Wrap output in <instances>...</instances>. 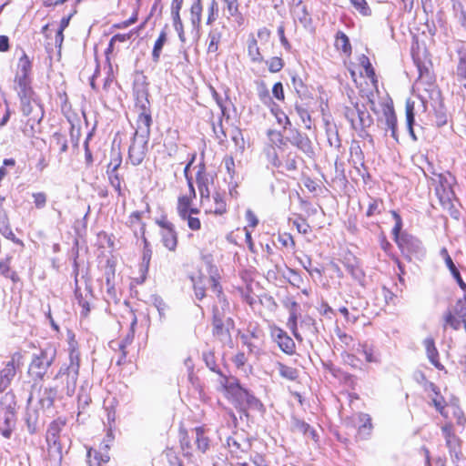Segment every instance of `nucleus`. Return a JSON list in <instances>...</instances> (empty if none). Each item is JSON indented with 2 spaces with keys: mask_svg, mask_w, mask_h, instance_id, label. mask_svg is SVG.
<instances>
[{
  "mask_svg": "<svg viewBox=\"0 0 466 466\" xmlns=\"http://www.w3.org/2000/svg\"><path fill=\"white\" fill-rule=\"evenodd\" d=\"M411 56L418 69V85L425 86V91L430 92V97L438 102L435 106V123L437 127H442L447 124L448 114L441 98V91L434 85V76L431 72L432 63L430 56L424 46L419 43V35H412Z\"/></svg>",
  "mask_w": 466,
  "mask_h": 466,
  "instance_id": "f257e3e1",
  "label": "nucleus"
},
{
  "mask_svg": "<svg viewBox=\"0 0 466 466\" xmlns=\"http://www.w3.org/2000/svg\"><path fill=\"white\" fill-rule=\"evenodd\" d=\"M151 124L152 118L148 116H143L140 123H137V127L128 150V157L134 166L141 164L146 157Z\"/></svg>",
  "mask_w": 466,
  "mask_h": 466,
  "instance_id": "f03ea898",
  "label": "nucleus"
},
{
  "mask_svg": "<svg viewBox=\"0 0 466 466\" xmlns=\"http://www.w3.org/2000/svg\"><path fill=\"white\" fill-rule=\"evenodd\" d=\"M80 354L76 349H72L69 352V364L66 368H61L56 375L57 380H61L66 383L65 390L67 396L75 393L76 381L79 375Z\"/></svg>",
  "mask_w": 466,
  "mask_h": 466,
  "instance_id": "7ed1b4c3",
  "label": "nucleus"
},
{
  "mask_svg": "<svg viewBox=\"0 0 466 466\" xmlns=\"http://www.w3.org/2000/svg\"><path fill=\"white\" fill-rule=\"evenodd\" d=\"M56 358V350L51 348L41 349L33 354L28 374L35 380H42Z\"/></svg>",
  "mask_w": 466,
  "mask_h": 466,
  "instance_id": "20e7f679",
  "label": "nucleus"
},
{
  "mask_svg": "<svg viewBox=\"0 0 466 466\" xmlns=\"http://www.w3.org/2000/svg\"><path fill=\"white\" fill-rule=\"evenodd\" d=\"M398 246L409 257L410 260L412 258L421 259L426 255V249L422 242L411 235L402 234L401 238L398 239Z\"/></svg>",
  "mask_w": 466,
  "mask_h": 466,
  "instance_id": "39448f33",
  "label": "nucleus"
},
{
  "mask_svg": "<svg viewBox=\"0 0 466 466\" xmlns=\"http://www.w3.org/2000/svg\"><path fill=\"white\" fill-rule=\"evenodd\" d=\"M155 222L161 228L160 235L163 245L168 250L175 251L177 246V234L173 223H171L165 215L156 218Z\"/></svg>",
  "mask_w": 466,
  "mask_h": 466,
  "instance_id": "423d86ee",
  "label": "nucleus"
},
{
  "mask_svg": "<svg viewBox=\"0 0 466 466\" xmlns=\"http://www.w3.org/2000/svg\"><path fill=\"white\" fill-rule=\"evenodd\" d=\"M220 383L224 387L227 393L231 396L234 401L237 402L239 409L242 410L249 391L247 389L241 387L238 380L234 378L228 379L225 376H222V380Z\"/></svg>",
  "mask_w": 466,
  "mask_h": 466,
  "instance_id": "0eeeda50",
  "label": "nucleus"
},
{
  "mask_svg": "<svg viewBox=\"0 0 466 466\" xmlns=\"http://www.w3.org/2000/svg\"><path fill=\"white\" fill-rule=\"evenodd\" d=\"M134 96L136 97V107L138 108V117L137 123H140L143 116H148L151 118V113L149 110L148 92L147 88L144 84H136L134 86Z\"/></svg>",
  "mask_w": 466,
  "mask_h": 466,
  "instance_id": "6e6552de",
  "label": "nucleus"
},
{
  "mask_svg": "<svg viewBox=\"0 0 466 466\" xmlns=\"http://www.w3.org/2000/svg\"><path fill=\"white\" fill-rule=\"evenodd\" d=\"M15 425V413L13 407L0 405V433L5 438H10Z\"/></svg>",
  "mask_w": 466,
  "mask_h": 466,
  "instance_id": "1a4fd4ad",
  "label": "nucleus"
},
{
  "mask_svg": "<svg viewBox=\"0 0 466 466\" xmlns=\"http://www.w3.org/2000/svg\"><path fill=\"white\" fill-rule=\"evenodd\" d=\"M441 431L446 441V446L449 449L451 457L459 460L460 456L461 455L460 438L454 433L452 426L450 424L442 426Z\"/></svg>",
  "mask_w": 466,
  "mask_h": 466,
  "instance_id": "9d476101",
  "label": "nucleus"
},
{
  "mask_svg": "<svg viewBox=\"0 0 466 466\" xmlns=\"http://www.w3.org/2000/svg\"><path fill=\"white\" fill-rule=\"evenodd\" d=\"M271 336L279 349L288 355L295 352L296 345L294 340L282 329L274 327L271 329Z\"/></svg>",
  "mask_w": 466,
  "mask_h": 466,
  "instance_id": "9b49d317",
  "label": "nucleus"
},
{
  "mask_svg": "<svg viewBox=\"0 0 466 466\" xmlns=\"http://www.w3.org/2000/svg\"><path fill=\"white\" fill-rule=\"evenodd\" d=\"M16 376V365L14 358L7 361L0 370V393L5 392Z\"/></svg>",
  "mask_w": 466,
  "mask_h": 466,
  "instance_id": "f8f14e48",
  "label": "nucleus"
},
{
  "mask_svg": "<svg viewBox=\"0 0 466 466\" xmlns=\"http://www.w3.org/2000/svg\"><path fill=\"white\" fill-rule=\"evenodd\" d=\"M437 178L439 185L435 188L436 195L444 208L449 207L451 205V197L453 196L451 185L441 174H439Z\"/></svg>",
  "mask_w": 466,
  "mask_h": 466,
  "instance_id": "ddd939ff",
  "label": "nucleus"
},
{
  "mask_svg": "<svg viewBox=\"0 0 466 466\" xmlns=\"http://www.w3.org/2000/svg\"><path fill=\"white\" fill-rule=\"evenodd\" d=\"M213 334L218 337L220 339L229 338V325H233V321L230 318L220 319V315L216 311V314L212 317Z\"/></svg>",
  "mask_w": 466,
  "mask_h": 466,
  "instance_id": "4468645a",
  "label": "nucleus"
},
{
  "mask_svg": "<svg viewBox=\"0 0 466 466\" xmlns=\"http://www.w3.org/2000/svg\"><path fill=\"white\" fill-rule=\"evenodd\" d=\"M289 142L306 154L312 153V146L310 139L307 135L294 129L289 137Z\"/></svg>",
  "mask_w": 466,
  "mask_h": 466,
  "instance_id": "2eb2a0df",
  "label": "nucleus"
},
{
  "mask_svg": "<svg viewBox=\"0 0 466 466\" xmlns=\"http://www.w3.org/2000/svg\"><path fill=\"white\" fill-rule=\"evenodd\" d=\"M57 395L56 388H44L40 390L38 404L44 410H48L53 408L55 400Z\"/></svg>",
  "mask_w": 466,
  "mask_h": 466,
  "instance_id": "dca6fc26",
  "label": "nucleus"
},
{
  "mask_svg": "<svg viewBox=\"0 0 466 466\" xmlns=\"http://www.w3.org/2000/svg\"><path fill=\"white\" fill-rule=\"evenodd\" d=\"M15 83L20 100L33 99L35 98V92L30 86L29 78L15 77Z\"/></svg>",
  "mask_w": 466,
  "mask_h": 466,
  "instance_id": "f3484780",
  "label": "nucleus"
},
{
  "mask_svg": "<svg viewBox=\"0 0 466 466\" xmlns=\"http://www.w3.org/2000/svg\"><path fill=\"white\" fill-rule=\"evenodd\" d=\"M47 442V459L51 466H59L63 459L60 441Z\"/></svg>",
  "mask_w": 466,
  "mask_h": 466,
  "instance_id": "a211bd4d",
  "label": "nucleus"
},
{
  "mask_svg": "<svg viewBox=\"0 0 466 466\" xmlns=\"http://www.w3.org/2000/svg\"><path fill=\"white\" fill-rule=\"evenodd\" d=\"M25 420L27 431L30 434H35L43 426V423H41L39 419L38 410L35 409H28L26 410Z\"/></svg>",
  "mask_w": 466,
  "mask_h": 466,
  "instance_id": "6ab92c4d",
  "label": "nucleus"
},
{
  "mask_svg": "<svg viewBox=\"0 0 466 466\" xmlns=\"http://www.w3.org/2000/svg\"><path fill=\"white\" fill-rule=\"evenodd\" d=\"M66 420L62 418H57L56 420H53L49 424L46 431V441H60V432L66 426Z\"/></svg>",
  "mask_w": 466,
  "mask_h": 466,
  "instance_id": "aec40b11",
  "label": "nucleus"
},
{
  "mask_svg": "<svg viewBox=\"0 0 466 466\" xmlns=\"http://www.w3.org/2000/svg\"><path fill=\"white\" fill-rule=\"evenodd\" d=\"M43 117V112L41 108L37 109V112L26 121L23 133L27 137H34L39 129V125Z\"/></svg>",
  "mask_w": 466,
  "mask_h": 466,
  "instance_id": "412c9836",
  "label": "nucleus"
},
{
  "mask_svg": "<svg viewBox=\"0 0 466 466\" xmlns=\"http://www.w3.org/2000/svg\"><path fill=\"white\" fill-rule=\"evenodd\" d=\"M424 346L427 352V357L431 363L434 365L437 369L442 370L443 366L439 361V352L435 347V342L433 339L427 338L424 340Z\"/></svg>",
  "mask_w": 466,
  "mask_h": 466,
  "instance_id": "4be33fe9",
  "label": "nucleus"
},
{
  "mask_svg": "<svg viewBox=\"0 0 466 466\" xmlns=\"http://www.w3.org/2000/svg\"><path fill=\"white\" fill-rule=\"evenodd\" d=\"M405 113H406V124L408 127L409 134L413 141H417L418 137L414 131V122H415V113H414V103L410 101L406 102L405 106Z\"/></svg>",
  "mask_w": 466,
  "mask_h": 466,
  "instance_id": "5701e85b",
  "label": "nucleus"
},
{
  "mask_svg": "<svg viewBox=\"0 0 466 466\" xmlns=\"http://www.w3.org/2000/svg\"><path fill=\"white\" fill-rule=\"evenodd\" d=\"M385 123L391 131V137L397 140V116L392 106H387L383 110Z\"/></svg>",
  "mask_w": 466,
  "mask_h": 466,
  "instance_id": "b1692460",
  "label": "nucleus"
},
{
  "mask_svg": "<svg viewBox=\"0 0 466 466\" xmlns=\"http://www.w3.org/2000/svg\"><path fill=\"white\" fill-rule=\"evenodd\" d=\"M358 110V123H356L358 129H364L370 127L373 123V119L370 116V113L367 111L364 106H360L357 105Z\"/></svg>",
  "mask_w": 466,
  "mask_h": 466,
  "instance_id": "393cba45",
  "label": "nucleus"
},
{
  "mask_svg": "<svg viewBox=\"0 0 466 466\" xmlns=\"http://www.w3.org/2000/svg\"><path fill=\"white\" fill-rule=\"evenodd\" d=\"M459 63L456 68V76L458 81L463 82L466 80V50L460 48L458 50Z\"/></svg>",
  "mask_w": 466,
  "mask_h": 466,
  "instance_id": "a878e982",
  "label": "nucleus"
},
{
  "mask_svg": "<svg viewBox=\"0 0 466 466\" xmlns=\"http://www.w3.org/2000/svg\"><path fill=\"white\" fill-rule=\"evenodd\" d=\"M0 233L10 239L15 238V234L10 228L8 216L4 208H0Z\"/></svg>",
  "mask_w": 466,
  "mask_h": 466,
  "instance_id": "bb28decb",
  "label": "nucleus"
},
{
  "mask_svg": "<svg viewBox=\"0 0 466 466\" xmlns=\"http://www.w3.org/2000/svg\"><path fill=\"white\" fill-rule=\"evenodd\" d=\"M335 46L338 50L342 51L347 56L351 54V45L349 37L341 31H339L336 35Z\"/></svg>",
  "mask_w": 466,
  "mask_h": 466,
  "instance_id": "cd10ccee",
  "label": "nucleus"
},
{
  "mask_svg": "<svg viewBox=\"0 0 466 466\" xmlns=\"http://www.w3.org/2000/svg\"><path fill=\"white\" fill-rule=\"evenodd\" d=\"M359 420L361 423L359 426V434L362 435L363 439H366L370 435L372 430L371 418L368 414L360 413Z\"/></svg>",
  "mask_w": 466,
  "mask_h": 466,
  "instance_id": "c85d7f7f",
  "label": "nucleus"
},
{
  "mask_svg": "<svg viewBox=\"0 0 466 466\" xmlns=\"http://www.w3.org/2000/svg\"><path fill=\"white\" fill-rule=\"evenodd\" d=\"M122 163V155L119 150L112 149L110 154V162L106 167V174L117 173Z\"/></svg>",
  "mask_w": 466,
  "mask_h": 466,
  "instance_id": "c756f323",
  "label": "nucleus"
},
{
  "mask_svg": "<svg viewBox=\"0 0 466 466\" xmlns=\"http://www.w3.org/2000/svg\"><path fill=\"white\" fill-rule=\"evenodd\" d=\"M197 449L202 453L206 452L209 448V440L205 436L204 430L201 427L195 429Z\"/></svg>",
  "mask_w": 466,
  "mask_h": 466,
  "instance_id": "7c9ffc66",
  "label": "nucleus"
},
{
  "mask_svg": "<svg viewBox=\"0 0 466 466\" xmlns=\"http://www.w3.org/2000/svg\"><path fill=\"white\" fill-rule=\"evenodd\" d=\"M182 3L183 0H173L171 4V15L175 29H182V23L179 16Z\"/></svg>",
  "mask_w": 466,
  "mask_h": 466,
  "instance_id": "2f4dec72",
  "label": "nucleus"
},
{
  "mask_svg": "<svg viewBox=\"0 0 466 466\" xmlns=\"http://www.w3.org/2000/svg\"><path fill=\"white\" fill-rule=\"evenodd\" d=\"M279 375L289 380H295L298 378V370L295 368L287 366L281 362L277 363Z\"/></svg>",
  "mask_w": 466,
  "mask_h": 466,
  "instance_id": "473e14b6",
  "label": "nucleus"
},
{
  "mask_svg": "<svg viewBox=\"0 0 466 466\" xmlns=\"http://www.w3.org/2000/svg\"><path fill=\"white\" fill-rule=\"evenodd\" d=\"M30 69L31 62L28 56L25 54H23L18 62V71L16 73L15 77L24 76V78H28V73Z\"/></svg>",
  "mask_w": 466,
  "mask_h": 466,
  "instance_id": "72a5a7b5",
  "label": "nucleus"
},
{
  "mask_svg": "<svg viewBox=\"0 0 466 466\" xmlns=\"http://www.w3.org/2000/svg\"><path fill=\"white\" fill-rule=\"evenodd\" d=\"M228 445L230 448L231 452H236V453H238V451L239 452H247L250 446V444L248 441H246L245 440H243V441L240 442L234 437H229L228 439Z\"/></svg>",
  "mask_w": 466,
  "mask_h": 466,
  "instance_id": "f704fd0d",
  "label": "nucleus"
},
{
  "mask_svg": "<svg viewBox=\"0 0 466 466\" xmlns=\"http://www.w3.org/2000/svg\"><path fill=\"white\" fill-rule=\"evenodd\" d=\"M228 309L229 303L227 300L226 297L219 295V298L218 299V304L213 306V316L216 314V311L218 310V312L220 315V319H226V313L227 311H228Z\"/></svg>",
  "mask_w": 466,
  "mask_h": 466,
  "instance_id": "c9c22d12",
  "label": "nucleus"
},
{
  "mask_svg": "<svg viewBox=\"0 0 466 466\" xmlns=\"http://www.w3.org/2000/svg\"><path fill=\"white\" fill-rule=\"evenodd\" d=\"M202 12V5L200 0H197L190 8L191 22L194 27L200 26V16Z\"/></svg>",
  "mask_w": 466,
  "mask_h": 466,
  "instance_id": "e433bc0d",
  "label": "nucleus"
},
{
  "mask_svg": "<svg viewBox=\"0 0 466 466\" xmlns=\"http://www.w3.org/2000/svg\"><path fill=\"white\" fill-rule=\"evenodd\" d=\"M167 41V35L164 31L161 32L158 38L157 39L154 48L152 51V59L155 63H157L160 57V53L163 48L164 44Z\"/></svg>",
  "mask_w": 466,
  "mask_h": 466,
  "instance_id": "4c0bfd02",
  "label": "nucleus"
},
{
  "mask_svg": "<svg viewBox=\"0 0 466 466\" xmlns=\"http://www.w3.org/2000/svg\"><path fill=\"white\" fill-rule=\"evenodd\" d=\"M191 206V199L189 197L182 196L178 198L177 212L179 217L185 220L186 216L188 214V208Z\"/></svg>",
  "mask_w": 466,
  "mask_h": 466,
  "instance_id": "58836bf2",
  "label": "nucleus"
},
{
  "mask_svg": "<svg viewBox=\"0 0 466 466\" xmlns=\"http://www.w3.org/2000/svg\"><path fill=\"white\" fill-rule=\"evenodd\" d=\"M248 56H250L252 61L261 62L263 60V57H262L261 54L259 53L257 40L253 36L248 41Z\"/></svg>",
  "mask_w": 466,
  "mask_h": 466,
  "instance_id": "ea45409f",
  "label": "nucleus"
},
{
  "mask_svg": "<svg viewBox=\"0 0 466 466\" xmlns=\"http://www.w3.org/2000/svg\"><path fill=\"white\" fill-rule=\"evenodd\" d=\"M145 230H146V225L144 223H141L140 231H141V235H142V238H143V242H144L143 261L146 263V270H147L148 268V265H149L152 251L149 248L148 241H147V238L145 237Z\"/></svg>",
  "mask_w": 466,
  "mask_h": 466,
  "instance_id": "a19ab883",
  "label": "nucleus"
},
{
  "mask_svg": "<svg viewBox=\"0 0 466 466\" xmlns=\"http://www.w3.org/2000/svg\"><path fill=\"white\" fill-rule=\"evenodd\" d=\"M383 209V203L380 199L370 198L368 209L366 211L367 217H372L380 214Z\"/></svg>",
  "mask_w": 466,
  "mask_h": 466,
  "instance_id": "79ce46f5",
  "label": "nucleus"
},
{
  "mask_svg": "<svg viewBox=\"0 0 466 466\" xmlns=\"http://www.w3.org/2000/svg\"><path fill=\"white\" fill-rule=\"evenodd\" d=\"M446 266L448 267V268L450 269L451 275L453 276V278L456 279L458 285L460 286V288L463 290H466V284L465 282L463 281L461 276V273L460 271L458 270V268H456L455 264L453 263L452 259L451 258H449L447 259V264Z\"/></svg>",
  "mask_w": 466,
  "mask_h": 466,
  "instance_id": "37998d69",
  "label": "nucleus"
},
{
  "mask_svg": "<svg viewBox=\"0 0 466 466\" xmlns=\"http://www.w3.org/2000/svg\"><path fill=\"white\" fill-rule=\"evenodd\" d=\"M344 266L354 279L358 281H361L363 279L364 273L356 263L345 262Z\"/></svg>",
  "mask_w": 466,
  "mask_h": 466,
  "instance_id": "c03bdc74",
  "label": "nucleus"
},
{
  "mask_svg": "<svg viewBox=\"0 0 466 466\" xmlns=\"http://www.w3.org/2000/svg\"><path fill=\"white\" fill-rule=\"evenodd\" d=\"M246 409H252L255 410H263V404L262 402L256 398L251 392H249L242 410Z\"/></svg>",
  "mask_w": 466,
  "mask_h": 466,
  "instance_id": "a18cd8bd",
  "label": "nucleus"
},
{
  "mask_svg": "<svg viewBox=\"0 0 466 466\" xmlns=\"http://www.w3.org/2000/svg\"><path fill=\"white\" fill-rule=\"evenodd\" d=\"M291 82L293 88L300 97L306 96L308 95V88L300 77L293 76Z\"/></svg>",
  "mask_w": 466,
  "mask_h": 466,
  "instance_id": "49530a36",
  "label": "nucleus"
},
{
  "mask_svg": "<svg viewBox=\"0 0 466 466\" xmlns=\"http://www.w3.org/2000/svg\"><path fill=\"white\" fill-rule=\"evenodd\" d=\"M133 339H134V331L131 330L127 334V336L121 342L118 343V348L122 352L120 359L117 360L118 365H120L122 363V361L125 360V359L127 357L126 348L127 347V345H129L132 342Z\"/></svg>",
  "mask_w": 466,
  "mask_h": 466,
  "instance_id": "de8ad7c7",
  "label": "nucleus"
},
{
  "mask_svg": "<svg viewBox=\"0 0 466 466\" xmlns=\"http://www.w3.org/2000/svg\"><path fill=\"white\" fill-rule=\"evenodd\" d=\"M296 112L300 117L301 121L305 124L306 128L310 129L311 127V117L309 111L301 105L296 104Z\"/></svg>",
  "mask_w": 466,
  "mask_h": 466,
  "instance_id": "09e8293b",
  "label": "nucleus"
},
{
  "mask_svg": "<svg viewBox=\"0 0 466 466\" xmlns=\"http://www.w3.org/2000/svg\"><path fill=\"white\" fill-rule=\"evenodd\" d=\"M152 301L153 305L158 311L160 319H164L166 317V312L168 309V306L167 305V303L163 300L161 297L156 295L152 297Z\"/></svg>",
  "mask_w": 466,
  "mask_h": 466,
  "instance_id": "8fccbe9b",
  "label": "nucleus"
},
{
  "mask_svg": "<svg viewBox=\"0 0 466 466\" xmlns=\"http://www.w3.org/2000/svg\"><path fill=\"white\" fill-rule=\"evenodd\" d=\"M461 321L455 318L451 311H447L444 314V324L443 327L446 329L447 326H450L455 330H458L461 328Z\"/></svg>",
  "mask_w": 466,
  "mask_h": 466,
  "instance_id": "3c124183",
  "label": "nucleus"
},
{
  "mask_svg": "<svg viewBox=\"0 0 466 466\" xmlns=\"http://www.w3.org/2000/svg\"><path fill=\"white\" fill-rule=\"evenodd\" d=\"M198 170L196 175V182L198 185V187H205L206 185H208V177L206 174V168L205 165L203 163L198 165Z\"/></svg>",
  "mask_w": 466,
  "mask_h": 466,
  "instance_id": "603ef678",
  "label": "nucleus"
},
{
  "mask_svg": "<svg viewBox=\"0 0 466 466\" xmlns=\"http://www.w3.org/2000/svg\"><path fill=\"white\" fill-rule=\"evenodd\" d=\"M214 204L215 208L213 212L217 215H223L227 211V204L224 198L218 194L214 195Z\"/></svg>",
  "mask_w": 466,
  "mask_h": 466,
  "instance_id": "864d4df0",
  "label": "nucleus"
},
{
  "mask_svg": "<svg viewBox=\"0 0 466 466\" xmlns=\"http://www.w3.org/2000/svg\"><path fill=\"white\" fill-rule=\"evenodd\" d=\"M353 7L362 15H370L371 10L369 7L366 0H350Z\"/></svg>",
  "mask_w": 466,
  "mask_h": 466,
  "instance_id": "5fc2aeb1",
  "label": "nucleus"
},
{
  "mask_svg": "<svg viewBox=\"0 0 466 466\" xmlns=\"http://www.w3.org/2000/svg\"><path fill=\"white\" fill-rule=\"evenodd\" d=\"M218 16V4L216 0H211L208 5V14L207 18V25H210Z\"/></svg>",
  "mask_w": 466,
  "mask_h": 466,
  "instance_id": "6e6d98bb",
  "label": "nucleus"
},
{
  "mask_svg": "<svg viewBox=\"0 0 466 466\" xmlns=\"http://www.w3.org/2000/svg\"><path fill=\"white\" fill-rule=\"evenodd\" d=\"M21 101V110L25 116H30L31 114H34L37 112V109L40 108L38 105L35 107L32 105V102H35V99H26V100H20Z\"/></svg>",
  "mask_w": 466,
  "mask_h": 466,
  "instance_id": "4d7b16f0",
  "label": "nucleus"
},
{
  "mask_svg": "<svg viewBox=\"0 0 466 466\" xmlns=\"http://www.w3.org/2000/svg\"><path fill=\"white\" fill-rule=\"evenodd\" d=\"M293 13H294L295 17L299 19V21L301 22L302 25L306 26V23L309 20V15L306 12L305 6L301 5L300 3L298 4L295 6V8H294Z\"/></svg>",
  "mask_w": 466,
  "mask_h": 466,
  "instance_id": "13d9d810",
  "label": "nucleus"
},
{
  "mask_svg": "<svg viewBox=\"0 0 466 466\" xmlns=\"http://www.w3.org/2000/svg\"><path fill=\"white\" fill-rule=\"evenodd\" d=\"M106 175L108 177V180H109L110 185L117 192V195L118 196H122L123 195L122 188H121L122 179L119 177V174L118 173H114V174H106Z\"/></svg>",
  "mask_w": 466,
  "mask_h": 466,
  "instance_id": "bf43d9fd",
  "label": "nucleus"
},
{
  "mask_svg": "<svg viewBox=\"0 0 466 466\" xmlns=\"http://www.w3.org/2000/svg\"><path fill=\"white\" fill-rule=\"evenodd\" d=\"M53 138L60 153H65L67 151V140L64 135L60 133H55Z\"/></svg>",
  "mask_w": 466,
  "mask_h": 466,
  "instance_id": "052dcab7",
  "label": "nucleus"
},
{
  "mask_svg": "<svg viewBox=\"0 0 466 466\" xmlns=\"http://www.w3.org/2000/svg\"><path fill=\"white\" fill-rule=\"evenodd\" d=\"M267 65L270 72L277 73L283 68L284 63L280 57L274 56L271 57L268 61H267Z\"/></svg>",
  "mask_w": 466,
  "mask_h": 466,
  "instance_id": "680f3d73",
  "label": "nucleus"
},
{
  "mask_svg": "<svg viewBox=\"0 0 466 466\" xmlns=\"http://www.w3.org/2000/svg\"><path fill=\"white\" fill-rule=\"evenodd\" d=\"M192 281H193V288H194V292H195V296L198 299L201 300L206 293H205V288H204V285L202 283V279L201 278H199L198 279H195L194 278L191 279Z\"/></svg>",
  "mask_w": 466,
  "mask_h": 466,
  "instance_id": "e2e57ef3",
  "label": "nucleus"
},
{
  "mask_svg": "<svg viewBox=\"0 0 466 466\" xmlns=\"http://www.w3.org/2000/svg\"><path fill=\"white\" fill-rule=\"evenodd\" d=\"M357 105L358 104H355V106L353 107L347 106L344 109V116L351 123V126L354 129H358V127H357L356 121H355V116L358 115Z\"/></svg>",
  "mask_w": 466,
  "mask_h": 466,
  "instance_id": "0e129e2a",
  "label": "nucleus"
},
{
  "mask_svg": "<svg viewBox=\"0 0 466 466\" xmlns=\"http://www.w3.org/2000/svg\"><path fill=\"white\" fill-rule=\"evenodd\" d=\"M203 360L207 365L208 368H209L210 370L214 372H218L221 374L218 370H217V364L215 360V356L212 352H204L203 353Z\"/></svg>",
  "mask_w": 466,
  "mask_h": 466,
  "instance_id": "69168bd1",
  "label": "nucleus"
},
{
  "mask_svg": "<svg viewBox=\"0 0 466 466\" xmlns=\"http://www.w3.org/2000/svg\"><path fill=\"white\" fill-rule=\"evenodd\" d=\"M132 36V34L128 33V34H118V35H114L111 40H110V43H109V46H108V48L106 50V53H109V52H112L114 50V45L116 41L118 42H125L128 39H130Z\"/></svg>",
  "mask_w": 466,
  "mask_h": 466,
  "instance_id": "338daca9",
  "label": "nucleus"
},
{
  "mask_svg": "<svg viewBox=\"0 0 466 466\" xmlns=\"http://www.w3.org/2000/svg\"><path fill=\"white\" fill-rule=\"evenodd\" d=\"M179 441L181 449L185 452V455H190L191 445L186 431L180 432Z\"/></svg>",
  "mask_w": 466,
  "mask_h": 466,
  "instance_id": "774afa93",
  "label": "nucleus"
}]
</instances>
